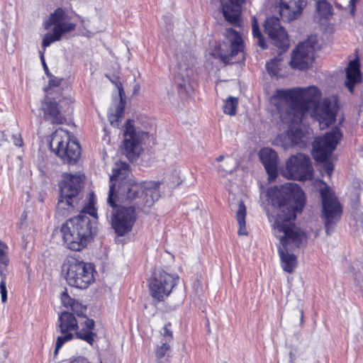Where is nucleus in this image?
<instances>
[{
	"label": "nucleus",
	"mask_w": 363,
	"mask_h": 363,
	"mask_svg": "<svg viewBox=\"0 0 363 363\" xmlns=\"http://www.w3.org/2000/svg\"><path fill=\"white\" fill-rule=\"evenodd\" d=\"M158 182L148 181L141 183L133 179H125L116 184H111L108 205L116 207L117 203L142 211L143 207L152 206L160 197Z\"/></svg>",
	"instance_id": "2"
},
{
	"label": "nucleus",
	"mask_w": 363,
	"mask_h": 363,
	"mask_svg": "<svg viewBox=\"0 0 363 363\" xmlns=\"http://www.w3.org/2000/svg\"><path fill=\"white\" fill-rule=\"evenodd\" d=\"M252 28L253 37L257 39V45L262 49L267 48V44L265 43L264 38L261 33L257 20L255 16L252 17Z\"/></svg>",
	"instance_id": "35"
},
{
	"label": "nucleus",
	"mask_w": 363,
	"mask_h": 363,
	"mask_svg": "<svg viewBox=\"0 0 363 363\" xmlns=\"http://www.w3.org/2000/svg\"><path fill=\"white\" fill-rule=\"evenodd\" d=\"M97 218L94 202H89L83 208L80 213L67 220L61 228L63 240L69 250H83L92 240L93 222L87 216Z\"/></svg>",
	"instance_id": "4"
},
{
	"label": "nucleus",
	"mask_w": 363,
	"mask_h": 363,
	"mask_svg": "<svg viewBox=\"0 0 363 363\" xmlns=\"http://www.w3.org/2000/svg\"><path fill=\"white\" fill-rule=\"evenodd\" d=\"M225 20L234 26H240L242 5L245 0H220Z\"/></svg>",
	"instance_id": "19"
},
{
	"label": "nucleus",
	"mask_w": 363,
	"mask_h": 363,
	"mask_svg": "<svg viewBox=\"0 0 363 363\" xmlns=\"http://www.w3.org/2000/svg\"><path fill=\"white\" fill-rule=\"evenodd\" d=\"M42 110L44 112V119L52 124H62L66 121V118L61 113L58 102L49 95L45 96L42 101Z\"/></svg>",
	"instance_id": "20"
},
{
	"label": "nucleus",
	"mask_w": 363,
	"mask_h": 363,
	"mask_svg": "<svg viewBox=\"0 0 363 363\" xmlns=\"http://www.w3.org/2000/svg\"><path fill=\"white\" fill-rule=\"evenodd\" d=\"M245 217H246V207L242 201L239 202L238 209L236 212V219L240 226L238 233L240 235H247V232L246 230V223H245Z\"/></svg>",
	"instance_id": "33"
},
{
	"label": "nucleus",
	"mask_w": 363,
	"mask_h": 363,
	"mask_svg": "<svg viewBox=\"0 0 363 363\" xmlns=\"http://www.w3.org/2000/svg\"><path fill=\"white\" fill-rule=\"evenodd\" d=\"M157 363H169V362H167V361L160 360V361H158V362H157Z\"/></svg>",
	"instance_id": "54"
},
{
	"label": "nucleus",
	"mask_w": 363,
	"mask_h": 363,
	"mask_svg": "<svg viewBox=\"0 0 363 363\" xmlns=\"http://www.w3.org/2000/svg\"><path fill=\"white\" fill-rule=\"evenodd\" d=\"M361 81L359 62L358 60L350 61L346 68L345 86L352 93L354 86Z\"/></svg>",
	"instance_id": "25"
},
{
	"label": "nucleus",
	"mask_w": 363,
	"mask_h": 363,
	"mask_svg": "<svg viewBox=\"0 0 363 363\" xmlns=\"http://www.w3.org/2000/svg\"><path fill=\"white\" fill-rule=\"evenodd\" d=\"M342 134L337 127H334L322 137L317 138L313 143V157L314 160L323 164L322 172L330 177L334 164L328 158L335 150Z\"/></svg>",
	"instance_id": "5"
},
{
	"label": "nucleus",
	"mask_w": 363,
	"mask_h": 363,
	"mask_svg": "<svg viewBox=\"0 0 363 363\" xmlns=\"http://www.w3.org/2000/svg\"><path fill=\"white\" fill-rule=\"evenodd\" d=\"M124 91L123 87L119 89L120 101H118L114 113L110 114L108 120L111 125H118V122L121 118L125 107V101L123 99Z\"/></svg>",
	"instance_id": "31"
},
{
	"label": "nucleus",
	"mask_w": 363,
	"mask_h": 363,
	"mask_svg": "<svg viewBox=\"0 0 363 363\" xmlns=\"http://www.w3.org/2000/svg\"><path fill=\"white\" fill-rule=\"evenodd\" d=\"M333 7L325 0L319 1L316 6L317 17L319 20L328 19L332 15Z\"/></svg>",
	"instance_id": "34"
},
{
	"label": "nucleus",
	"mask_w": 363,
	"mask_h": 363,
	"mask_svg": "<svg viewBox=\"0 0 363 363\" xmlns=\"http://www.w3.org/2000/svg\"><path fill=\"white\" fill-rule=\"evenodd\" d=\"M226 37L230 43V50L220 52V58L225 64H233L243 57L244 43L241 35L233 28L226 30Z\"/></svg>",
	"instance_id": "16"
},
{
	"label": "nucleus",
	"mask_w": 363,
	"mask_h": 363,
	"mask_svg": "<svg viewBox=\"0 0 363 363\" xmlns=\"http://www.w3.org/2000/svg\"><path fill=\"white\" fill-rule=\"evenodd\" d=\"M264 31L273 44L281 50V52L287 50L289 46L288 35L284 28L281 26L278 18L273 16L267 18L264 23Z\"/></svg>",
	"instance_id": "14"
},
{
	"label": "nucleus",
	"mask_w": 363,
	"mask_h": 363,
	"mask_svg": "<svg viewBox=\"0 0 363 363\" xmlns=\"http://www.w3.org/2000/svg\"><path fill=\"white\" fill-rule=\"evenodd\" d=\"M81 328L79 327L77 330H74L76 337L92 345L96 337V333L93 332L95 327V321L93 319L86 318L84 322L81 323Z\"/></svg>",
	"instance_id": "26"
},
{
	"label": "nucleus",
	"mask_w": 363,
	"mask_h": 363,
	"mask_svg": "<svg viewBox=\"0 0 363 363\" xmlns=\"http://www.w3.org/2000/svg\"><path fill=\"white\" fill-rule=\"evenodd\" d=\"M322 202L321 219L325 228V232L330 235L340 221L342 208L333 191L325 185L320 189Z\"/></svg>",
	"instance_id": "8"
},
{
	"label": "nucleus",
	"mask_w": 363,
	"mask_h": 363,
	"mask_svg": "<svg viewBox=\"0 0 363 363\" xmlns=\"http://www.w3.org/2000/svg\"><path fill=\"white\" fill-rule=\"evenodd\" d=\"M130 165L128 163L120 162L116 163V167L113 169L112 175L110 177L111 184L113 181L118 182V184L123 180L128 179L127 176L129 173Z\"/></svg>",
	"instance_id": "30"
},
{
	"label": "nucleus",
	"mask_w": 363,
	"mask_h": 363,
	"mask_svg": "<svg viewBox=\"0 0 363 363\" xmlns=\"http://www.w3.org/2000/svg\"><path fill=\"white\" fill-rule=\"evenodd\" d=\"M267 195L268 201L277 208L274 229L284 250L300 247L305 235L296 229L292 220L305 206V193L297 184L286 183L269 189Z\"/></svg>",
	"instance_id": "1"
},
{
	"label": "nucleus",
	"mask_w": 363,
	"mask_h": 363,
	"mask_svg": "<svg viewBox=\"0 0 363 363\" xmlns=\"http://www.w3.org/2000/svg\"><path fill=\"white\" fill-rule=\"evenodd\" d=\"M10 262L6 251H0V272L6 273Z\"/></svg>",
	"instance_id": "40"
},
{
	"label": "nucleus",
	"mask_w": 363,
	"mask_h": 363,
	"mask_svg": "<svg viewBox=\"0 0 363 363\" xmlns=\"http://www.w3.org/2000/svg\"><path fill=\"white\" fill-rule=\"evenodd\" d=\"M74 338V334L72 333H62V335L58 336L56 340L55 349L54 351V354H57L59 350L63 346V345L72 340Z\"/></svg>",
	"instance_id": "38"
},
{
	"label": "nucleus",
	"mask_w": 363,
	"mask_h": 363,
	"mask_svg": "<svg viewBox=\"0 0 363 363\" xmlns=\"http://www.w3.org/2000/svg\"><path fill=\"white\" fill-rule=\"evenodd\" d=\"M51 26H53L52 33H46L43 39L42 46L44 49L51 43L60 40L63 34L74 30L76 27V24L70 21L67 13L61 8H57L44 23L45 29Z\"/></svg>",
	"instance_id": "9"
},
{
	"label": "nucleus",
	"mask_w": 363,
	"mask_h": 363,
	"mask_svg": "<svg viewBox=\"0 0 363 363\" xmlns=\"http://www.w3.org/2000/svg\"><path fill=\"white\" fill-rule=\"evenodd\" d=\"M259 157L269 175V179H275L278 174L277 153L271 148H263L259 151Z\"/></svg>",
	"instance_id": "22"
},
{
	"label": "nucleus",
	"mask_w": 363,
	"mask_h": 363,
	"mask_svg": "<svg viewBox=\"0 0 363 363\" xmlns=\"http://www.w3.org/2000/svg\"><path fill=\"white\" fill-rule=\"evenodd\" d=\"M338 111L337 101L335 98H325L313 111L312 114L319 122L321 129L329 127L335 123Z\"/></svg>",
	"instance_id": "13"
},
{
	"label": "nucleus",
	"mask_w": 363,
	"mask_h": 363,
	"mask_svg": "<svg viewBox=\"0 0 363 363\" xmlns=\"http://www.w3.org/2000/svg\"><path fill=\"white\" fill-rule=\"evenodd\" d=\"M281 60V57H276L267 62L266 69L270 75L277 77L279 74Z\"/></svg>",
	"instance_id": "36"
},
{
	"label": "nucleus",
	"mask_w": 363,
	"mask_h": 363,
	"mask_svg": "<svg viewBox=\"0 0 363 363\" xmlns=\"http://www.w3.org/2000/svg\"><path fill=\"white\" fill-rule=\"evenodd\" d=\"M238 104V101L236 97L229 96L223 105L224 113L230 116L235 115Z\"/></svg>",
	"instance_id": "37"
},
{
	"label": "nucleus",
	"mask_w": 363,
	"mask_h": 363,
	"mask_svg": "<svg viewBox=\"0 0 363 363\" xmlns=\"http://www.w3.org/2000/svg\"><path fill=\"white\" fill-rule=\"evenodd\" d=\"M70 363H90L89 360L84 357H78L73 359Z\"/></svg>",
	"instance_id": "48"
},
{
	"label": "nucleus",
	"mask_w": 363,
	"mask_h": 363,
	"mask_svg": "<svg viewBox=\"0 0 363 363\" xmlns=\"http://www.w3.org/2000/svg\"><path fill=\"white\" fill-rule=\"evenodd\" d=\"M62 181L59 184L61 198L73 199L77 198L82 191V178L80 175L65 173Z\"/></svg>",
	"instance_id": "17"
},
{
	"label": "nucleus",
	"mask_w": 363,
	"mask_h": 363,
	"mask_svg": "<svg viewBox=\"0 0 363 363\" xmlns=\"http://www.w3.org/2000/svg\"><path fill=\"white\" fill-rule=\"evenodd\" d=\"M320 97V91L315 86L308 88L279 89L275 91L272 99L281 121L289 125H298L302 122L306 113L309 110L308 104Z\"/></svg>",
	"instance_id": "3"
},
{
	"label": "nucleus",
	"mask_w": 363,
	"mask_h": 363,
	"mask_svg": "<svg viewBox=\"0 0 363 363\" xmlns=\"http://www.w3.org/2000/svg\"><path fill=\"white\" fill-rule=\"evenodd\" d=\"M33 239L30 236H23L22 238V247L23 248H33L31 245Z\"/></svg>",
	"instance_id": "43"
},
{
	"label": "nucleus",
	"mask_w": 363,
	"mask_h": 363,
	"mask_svg": "<svg viewBox=\"0 0 363 363\" xmlns=\"http://www.w3.org/2000/svg\"><path fill=\"white\" fill-rule=\"evenodd\" d=\"M171 323L166 324L163 328V338L162 341L170 342L172 340V331L170 330Z\"/></svg>",
	"instance_id": "42"
},
{
	"label": "nucleus",
	"mask_w": 363,
	"mask_h": 363,
	"mask_svg": "<svg viewBox=\"0 0 363 363\" xmlns=\"http://www.w3.org/2000/svg\"><path fill=\"white\" fill-rule=\"evenodd\" d=\"M78 328V322L72 313L62 311L59 315L57 328L61 333H72L77 330Z\"/></svg>",
	"instance_id": "24"
},
{
	"label": "nucleus",
	"mask_w": 363,
	"mask_h": 363,
	"mask_svg": "<svg viewBox=\"0 0 363 363\" xmlns=\"http://www.w3.org/2000/svg\"><path fill=\"white\" fill-rule=\"evenodd\" d=\"M178 277L162 269H155L149 283L150 295L155 303L164 301L177 284Z\"/></svg>",
	"instance_id": "10"
},
{
	"label": "nucleus",
	"mask_w": 363,
	"mask_h": 363,
	"mask_svg": "<svg viewBox=\"0 0 363 363\" xmlns=\"http://www.w3.org/2000/svg\"><path fill=\"white\" fill-rule=\"evenodd\" d=\"M48 77H50V79L49 80V86L50 87H57L60 85L62 79L57 78V77L52 76L51 74Z\"/></svg>",
	"instance_id": "44"
},
{
	"label": "nucleus",
	"mask_w": 363,
	"mask_h": 363,
	"mask_svg": "<svg viewBox=\"0 0 363 363\" xmlns=\"http://www.w3.org/2000/svg\"><path fill=\"white\" fill-rule=\"evenodd\" d=\"M13 143L16 146H18V147L22 146L23 141L20 136L13 135Z\"/></svg>",
	"instance_id": "49"
},
{
	"label": "nucleus",
	"mask_w": 363,
	"mask_h": 363,
	"mask_svg": "<svg viewBox=\"0 0 363 363\" xmlns=\"http://www.w3.org/2000/svg\"><path fill=\"white\" fill-rule=\"evenodd\" d=\"M71 137L68 130L59 128L52 134L50 147L64 162L75 164L80 157L81 149Z\"/></svg>",
	"instance_id": "6"
},
{
	"label": "nucleus",
	"mask_w": 363,
	"mask_h": 363,
	"mask_svg": "<svg viewBox=\"0 0 363 363\" xmlns=\"http://www.w3.org/2000/svg\"><path fill=\"white\" fill-rule=\"evenodd\" d=\"M280 266L284 272L290 274L295 272L298 266V255L294 251H278Z\"/></svg>",
	"instance_id": "27"
},
{
	"label": "nucleus",
	"mask_w": 363,
	"mask_h": 363,
	"mask_svg": "<svg viewBox=\"0 0 363 363\" xmlns=\"http://www.w3.org/2000/svg\"><path fill=\"white\" fill-rule=\"evenodd\" d=\"M314 60V46L309 41L299 43L291 54L290 65L294 69L305 70Z\"/></svg>",
	"instance_id": "15"
},
{
	"label": "nucleus",
	"mask_w": 363,
	"mask_h": 363,
	"mask_svg": "<svg viewBox=\"0 0 363 363\" xmlns=\"http://www.w3.org/2000/svg\"><path fill=\"white\" fill-rule=\"evenodd\" d=\"M194 70L189 65L180 63L174 77L179 94H186L190 86V78L193 76Z\"/></svg>",
	"instance_id": "23"
},
{
	"label": "nucleus",
	"mask_w": 363,
	"mask_h": 363,
	"mask_svg": "<svg viewBox=\"0 0 363 363\" xmlns=\"http://www.w3.org/2000/svg\"><path fill=\"white\" fill-rule=\"evenodd\" d=\"M282 175L294 180L311 179L313 176V168L310 157L301 153L292 155L287 160Z\"/></svg>",
	"instance_id": "11"
},
{
	"label": "nucleus",
	"mask_w": 363,
	"mask_h": 363,
	"mask_svg": "<svg viewBox=\"0 0 363 363\" xmlns=\"http://www.w3.org/2000/svg\"><path fill=\"white\" fill-rule=\"evenodd\" d=\"M298 352L296 348H293L289 352V362L290 363H296L295 360L296 359V357L298 355Z\"/></svg>",
	"instance_id": "45"
},
{
	"label": "nucleus",
	"mask_w": 363,
	"mask_h": 363,
	"mask_svg": "<svg viewBox=\"0 0 363 363\" xmlns=\"http://www.w3.org/2000/svg\"><path fill=\"white\" fill-rule=\"evenodd\" d=\"M60 298L62 303L65 307L69 308L72 311L79 317L87 318L86 315V311L87 310L86 306L83 305L78 300L70 297L66 289L61 294Z\"/></svg>",
	"instance_id": "28"
},
{
	"label": "nucleus",
	"mask_w": 363,
	"mask_h": 363,
	"mask_svg": "<svg viewBox=\"0 0 363 363\" xmlns=\"http://www.w3.org/2000/svg\"><path fill=\"white\" fill-rule=\"evenodd\" d=\"M130 122V120H128L125 125L126 130L124 133L123 152L130 161L133 162L138 158L141 147L138 136Z\"/></svg>",
	"instance_id": "18"
},
{
	"label": "nucleus",
	"mask_w": 363,
	"mask_h": 363,
	"mask_svg": "<svg viewBox=\"0 0 363 363\" xmlns=\"http://www.w3.org/2000/svg\"><path fill=\"white\" fill-rule=\"evenodd\" d=\"M73 208L74 206L72 204V199H68L67 198H61L60 195L56 206L57 215L59 217H66L69 215V212Z\"/></svg>",
	"instance_id": "32"
},
{
	"label": "nucleus",
	"mask_w": 363,
	"mask_h": 363,
	"mask_svg": "<svg viewBox=\"0 0 363 363\" xmlns=\"http://www.w3.org/2000/svg\"><path fill=\"white\" fill-rule=\"evenodd\" d=\"M223 170H224L225 172H231V170H228V169H223Z\"/></svg>",
	"instance_id": "55"
},
{
	"label": "nucleus",
	"mask_w": 363,
	"mask_h": 363,
	"mask_svg": "<svg viewBox=\"0 0 363 363\" xmlns=\"http://www.w3.org/2000/svg\"><path fill=\"white\" fill-rule=\"evenodd\" d=\"M109 79L113 84H114L117 86L118 89H120V87H123L117 76H113L111 78H109Z\"/></svg>",
	"instance_id": "47"
},
{
	"label": "nucleus",
	"mask_w": 363,
	"mask_h": 363,
	"mask_svg": "<svg viewBox=\"0 0 363 363\" xmlns=\"http://www.w3.org/2000/svg\"><path fill=\"white\" fill-rule=\"evenodd\" d=\"M224 158V156L223 155H220L218 156L217 158H216V161L217 162H221Z\"/></svg>",
	"instance_id": "50"
},
{
	"label": "nucleus",
	"mask_w": 363,
	"mask_h": 363,
	"mask_svg": "<svg viewBox=\"0 0 363 363\" xmlns=\"http://www.w3.org/2000/svg\"><path fill=\"white\" fill-rule=\"evenodd\" d=\"M300 313H301L300 320H301V323H302V322L303 320V311L302 310L300 311Z\"/></svg>",
	"instance_id": "51"
},
{
	"label": "nucleus",
	"mask_w": 363,
	"mask_h": 363,
	"mask_svg": "<svg viewBox=\"0 0 363 363\" xmlns=\"http://www.w3.org/2000/svg\"><path fill=\"white\" fill-rule=\"evenodd\" d=\"M275 140L277 143L284 140V143L282 146L284 149L300 145L302 143V133L301 130L297 128L296 130H288L286 134L279 135Z\"/></svg>",
	"instance_id": "29"
},
{
	"label": "nucleus",
	"mask_w": 363,
	"mask_h": 363,
	"mask_svg": "<svg viewBox=\"0 0 363 363\" xmlns=\"http://www.w3.org/2000/svg\"><path fill=\"white\" fill-rule=\"evenodd\" d=\"M169 348L170 346L168 344V342L162 341L161 346L158 347L156 350L155 354L157 358L161 360V359L164 357L166 352L169 350Z\"/></svg>",
	"instance_id": "41"
},
{
	"label": "nucleus",
	"mask_w": 363,
	"mask_h": 363,
	"mask_svg": "<svg viewBox=\"0 0 363 363\" xmlns=\"http://www.w3.org/2000/svg\"><path fill=\"white\" fill-rule=\"evenodd\" d=\"M66 268L67 284L80 289H85L94 282L95 266L91 262H84L74 257L67 259L64 264Z\"/></svg>",
	"instance_id": "7"
},
{
	"label": "nucleus",
	"mask_w": 363,
	"mask_h": 363,
	"mask_svg": "<svg viewBox=\"0 0 363 363\" xmlns=\"http://www.w3.org/2000/svg\"><path fill=\"white\" fill-rule=\"evenodd\" d=\"M164 252H165V254H166L167 255L171 256V257L173 258V257H174V256L171 255V253L169 252V251L166 250V251H164Z\"/></svg>",
	"instance_id": "52"
},
{
	"label": "nucleus",
	"mask_w": 363,
	"mask_h": 363,
	"mask_svg": "<svg viewBox=\"0 0 363 363\" xmlns=\"http://www.w3.org/2000/svg\"><path fill=\"white\" fill-rule=\"evenodd\" d=\"M112 208V228L118 235L123 236L132 230L140 211L118 203Z\"/></svg>",
	"instance_id": "12"
},
{
	"label": "nucleus",
	"mask_w": 363,
	"mask_h": 363,
	"mask_svg": "<svg viewBox=\"0 0 363 363\" xmlns=\"http://www.w3.org/2000/svg\"><path fill=\"white\" fill-rule=\"evenodd\" d=\"M4 243L0 241V250H4Z\"/></svg>",
	"instance_id": "53"
},
{
	"label": "nucleus",
	"mask_w": 363,
	"mask_h": 363,
	"mask_svg": "<svg viewBox=\"0 0 363 363\" xmlns=\"http://www.w3.org/2000/svg\"><path fill=\"white\" fill-rule=\"evenodd\" d=\"M0 293L1 296V301L5 303L7 300V289L6 286V273L0 272Z\"/></svg>",
	"instance_id": "39"
},
{
	"label": "nucleus",
	"mask_w": 363,
	"mask_h": 363,
	"mask_svg": "<svg viewBox=\"0 0 363 363\" xmlns=\"http://www.w3.org/2000/svg\"><path fill=\"white\" fill-rule=\"evenodd\" d=\"M305 0H281L279 13L281 17L287 21L296 19L306 6Z\"/></svg>",
	"instance_id": "21"
},
{
	"label": "nucleus",
	"mask_w": 363,
	"mask_h": 363,
	"mask_svg": "<svg viewBox=\"0 0 363 363\" xmlns=\"http://www.w3.org/2000/svg\"><path fill=\"white\" fill-rule=\"evenodd\" d=\"M40 60H41V62H42V65H43L45 73L46 74L47 76H50V73L48 67V66L46 65V62H45V57H44L43 52H40Z\"/></svg>",
	"instance_id": "46"
}]
</instances>
